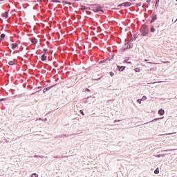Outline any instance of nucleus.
I'll list each match as a JSON object with an SVG mask.
<instances>
[{
  "label": "nucleus",
  "instance_id": "obj_1",
  "mask_svg": "<svg viewBox=\"0 0 177 177\" xmlns=\"http://www.w3.org/2000/svg\"><path fill=\"white\" fill-rule=\"evenodd\" d=\"M142 37H149V26L147 25H142L140 28Z\"/></svg>",
  "mask_w": 177,
  "mask_h": 177
},
{
  "label": "nucleus",
  "instance_id": "obj_2",
  "mask_svg": "<svg viewBox=\"0 0 177 177\" xmlns=\"http://www.w3.org/2000/svg\"><path fill=\"white\" fill-rule=\"evenodd\" d=\"M91 98H92V99H95V96H93V95H90V96H88L87 97H86V98H83V100H82V102H83V103H89V99H91Z\"/></svg>",
  "mask_w": 177,
  "mask_h": 177
},
{
  "label": "nucleus",
  "instance_id": "obj_3",
  "mask_svg": "<svg viewBox=\"0 0 177 177\" xmlns=\"http://www.w3.org/2000/svg\"><path fill=\"white\" fill-rule=\"evenodd\" d=\"M117 68H118V70H119V71L121 72V71H124V70H125V68H127V66L118 65Z\"/></svg>",
  "mask_w": 177,
  "mask_h": 177
},
{
  "label": "nucleus",
  "instance_id": "obj_4",
  "mask_svg": "<svg viewBox=\"0 0 177 177\" xmlns=\"http://www.w3.org/2000/svg\"><path fill=\"white\" fill-rule=\"evenodd\" d=\"M53 86H55V85H53V86H50L47 88H45L44 90H43V93H46V92H48V91H50V89H52V88H53Z\"/></svg>",
  "mask_w": 177,
  "mask_h": 177
},
{
  "label": "nucleus",
  "instance_id": "obj_5",
  "mask_svg": "<svg viewBox=\"0 0 177 177\" xmlns=\"http://www.w3.org/2000/svg\"><path fill=\"white\" fill-rule=\"evenodd\" d=\"M131 3L130 2H124V3L120 4L118 6V7H120V6H131Z\"/></svg>",
  "mask_w": 177,
  "mask_h": 177
},
{
  "label": "nucleus",
  "instance_id": "obj_6",
  "mask_svg": "<svg viewBox=\"0 0 177 177\" xmlns=\"http://www.w3.org/2000/svg\"><path fill=\"white\" fill-rule=\"evenodd\" d=\"M47 59H48V57L46 55V54L41 55V62H46Z\"/></svg>",
  "mask_w": 177,
  "mask_h": 177
},
{
  "label": "nucleus",
  "instance_id": "obj_7",
  "mask_svg": "<svg viewBox=\"0 0 177 177\" xmlns=\"http://www.w3.org/2000/svg\"><path fill=\"white\" fill-rule=\"evenodd\" d=\"M158 114H159V115H164L165 114V111L162 109H160L158 110Z\"/></svg>",
  "mask_w": 177,
  "mask_h": 177
},
{
  "label": "nucleus",
  "instance_id": "obj_8",
  "mask_svg": "<svg viewBox=\"0 0 177 177\" xmlns=\"http://www.w3.org/2000/svg\"><path fill=\"white\" fill-rule=\"evenodd\" d=\"M11 46H12V49L15 50V49H16V48L19 46V44L17 43H12L11 44Z\"/></svg>",
  "mask_w": 177,
  "mask_h": 177
},
{
  "label": "nucleus",
  "instance_id": "obj_9",
  "mask_svg": "<svg viewBox=\"0 0 177 177\" xmlns=\"http://www.w3.org/2000/svg\"><path fill=\"white\" fill-rule=\"evenodd\" d=\"M30 41L32 42V44H38V39L35 37H33Z\"/></svg>",
  "mask_w": 177,
  "mask_h": 177
},
{
  "label": "nucleus",
  "instance_id": "obj_10",
  "mask_svg": "<svg viewBox=\"0 0 177 177\" xmlns=\"http://www.w3.org/2000/svg\"><path fill=\"white\" fill-rule=\"evenodd\" d=\"M127 48L128 49H132V48H133V43H129L127 45Z\"/></svg>",
  "mask_w": 177,
  "mask_h": 177
},
{
  "label": "nucleus",
  "instance_id": "obj_11",
  "mask_svg": "<svg viewBox=\"0 0 177 177\" xmlns=\"http://www.w3.org/2000/svg\"><path fill=\"white\" fill-rule=\"evenodd\" d=\"M5 37H6V35H5V33H2L0 35V41H3L5 39Z\"/></svg>",
  "mask_w": 177,
  "mask_h": 177
},
{
  "label": "nucleus",
  "instance_id": "obj_12",
  "mask_svg": "<svg viewBox=\"0 0 177 177\" xmlns=\"http://www.w3.org/2000/svg\"><path fill=\"white\" fill-rule=\"evenodd\" d=\"M73 135H75V134H68V135L62 134L61 136V138H66V137L68 138V136H73Z\"/></svg>",
  "mask_w": 177,
  "mask_h": 177
},
{
  "label": "nucleus",
  "instance_id": "obj_13",
  "mask_svg": "<svg viewBox=\"0 0 177 177\" xmlns=\"http://www.w3.org/2000/svg\"><path fill=\"white\" fill-rule=\"evenodd\" d=\"M154 174L155 175H158L160 174V169L158 167H157L155 170H154Z\"/></svg>",
  "mask_w": 177,
  "mask_h": 177
},
{
  "label": "nucleus",
  "instance_id": "obj_14",
  "mask_svg": "<svg viewBox=\"0 0 177 177\" xmlns=\"http://www.w3.org/2000/svg\"><path fill=\"white\" fill-rule=\"evenodd\" d=\"M136 38H138V36L136 34H134L133 38L131 39V42H132V41H136Z\"/></svg>",
  "mask_w": 177,
  "mask_h": 177
},
{
  "label": "nucleus",
  "instance_id": "obj_15",
  "mask_svg": "<svg viewBox=\"0 0 177 177\" xmlns=\"http://www.w3.org/2000/svg\"><path fill=\"white\" fill-rule=\"evenodd\" d=\"M150 32H156V28H154V27L153 26H151Z\"/></svg>",
  "mask_w": 177,
  "mask_h": 177
},
{
  "label": "nucleus",
  "instance_id": "obj_16",
  "mask_svg": "<svg viewBox=\"0 0 177 177\" xmlns=\"http://www.w3.org/2000/svg\"><path fill=\"white\" fill-rule=\"evenodd\" d=\"M9 98L6 97V98H1L0 99V103H2V102H6Z\"/></svg>",
  "mask_w": 177,
  "mask_h": 177
},
{
  "label": "nucleus",
  "instance_id": "obj_17",
  "mask_svg": "<svg viewBox=\"0 0 177 177\" xmlns=\"http://www.w3.org/2000/svg\"><path fill=\"white\" fill-rule=\"evenodd\" d=\"M162 118H154L153 120H152L151 121H150L149 122H154V121H158V120H162Z\"/></svg>",
  "mask_w": 177,
  "mask_h": 177
},
{
  "label": "nucleus",
  "instance_id": "obj_18",
  "mask_svg": "<svg viewBox=\"0 0 177 177\" xmlns=\"http://www.w3.org/2000/svg\"><path fill=\"white\" fill-rule=\"evenodd\" d=\"M44 157H45V156H38V155H35L34 156V158H44Z\"/></svg>",
  "mask_w": 177,
  "mask_h": 177
},
{
  "label": "nucleus",
  "instance_id": "obj_19",
  "mask_svg": "<svg viewBox=\"0 0 177 177\" xmlns=\"http://www.w3.org/2000/svg\"><path fill=\"white\" fill-rule=\"evenodd\" d=\"M81 8H82L83 10H88V9H89L88 7H85L84 6H81Z\"/></svg>",
  "mask_w": 177,
  "mask_h": 177
},
{
  "label": "nucleus",
  "instance_id": "obj_20",
  "mask_svg": "<svg viewBox=\"0 0 177 177\" xmlns=\"http://www.w3.org/2000/svg\"><path fill=\"white\" fill-rule=\"evenodd\" d=\"M106 62H107V59H104V60L100 61L98 63L99 64H102V63H106Z\"/></svg>",
  "mask_w": 177,
  "mask_h": 177
},
{
  "label": "nucleus",
  "instance_id": "obj_21",
  "mask_svg": "<svg viewBox=\"0 0 177 177\" xmlns=\"http://www.w3.org/2000/svg\"><path fill=\"white\" fill-rule=\"evenodd\" d=\"M8 65L9 66H15V62H13V61H10V62H8Z\"/></svg>",
  "mask_w": 177,
  "mask_h": 177
},
{
  "label": "nucleus",
  "instance_id": "obj_22",
  "mask_svg": "<svg viewBox=\"0 0 177 177\" xmlns=\"http://www.w3.org/2000/svg\"><path fill=\"white\" fill-rule=\"evenodd\" d=\"M83 92H88V93H91V89L88 88H86L83 90Z\"/></svg>",
  "mask_w": 177,
  "mask_h": 177
},
{
  "label": "nucleus",
  "instance_id": "obj_23",
  "mask_svg": "<svg viewBox=\"0 0 177 177\" xmlns=\"http://www.w3.org/2000/svg\"><path fill=\"white\" fill-rule=\"evenodd\" d=\"M134 71H136V73H140V68H136L134 69Z\"/></svg>",
  "mask_w": 177,
  "mask_h": 177
},
{
  "label": "nucleus",
  "instance_id": "obj_24",
  "mask_svg": "<svg viewBox=\"0 0 177 177\" xmlns=\"http://www.w3.org/2000/svg\"><path fill=\"white\" fill-rule=\"evenodd\" d=\"M157 19V16H154L153 18H152V19H151V23H153V21H154V20H156Z\"/></svg>",
  "mask_w": 177,
  "mask_h": 177
},
{
  "label": "nucleus",
  "instance_id": "obj_25",
  "mask_svg": "<svg viewBox=\"0 0 177 177\" xmlns=\"http://www.w3.org/2000/svg\"><path fill=\"white\" fill-rule=\"evenodd\" d=\"M43 52H44V55H46V53H48V48H44Z\"/></svg>",
  "mask_w": 177,
  "mask_h": 177
},
{
  "label": "nucleus",
  "instance_id": "obj_26",
  "mask_svg": "<svg viewBox=\"0 0 177 177\" xmlns=\"http://www.w3.org/2000/svg\"><path fill=\"white\" fill-rule=\"evenodd\" d=\"M126 50H128V47L123 48L122 52H126Z\"/></svg>",
  "mask_w": 177,
  "mask_h": 177
},
{
  "label": "nucleus",
  "instance_id": "obj_27",
  "mask_svg": "<svg viewBox=\"0 0 177 177\" xmlns=\"http://www.w3.org/2000/svg\"><path fill=\"white\" fill-rule=\"evenodd\" d=\"M32 177H38V174H37V173H33V174H32Z\"/></svg>",
  "mask_w": 177,
  "mask_h": 177
},
{
  "label": "nucleus",
  "instance_id": "obj_28",
  "mask_svg": "<svg viewBox=\"0 0 177 177\" xmlns=\"http://www.w3.org/2000/svg\"><path fill=\"white\" fill-rule=\"evenodd\" d=\"M109 75H111V77H114V72L111 71V72L109 73Z\"/></svg>",
  "mask_w": 177,
  "mask_h": 177
},
{
  "label": "nucleus",
  "instance_id": "obj_29",
  "mask_svg": "<svg viewBox=\"0 0 177 177\" xmlns=\"http://www.w3.org/2000/svg\"><path fill=\"white\" fill-rule=\"evenodd\" d=\"M137 102H138L139 104H142V99H138V100H137Z\"/></svg>",
  "mask_w": 177,
  "mask_h": 177
},
{
  "label": "nucleus",
  "instance_id": "obj_30",
  "mask_svg": "<svg viewBox=\"0 0 177 177\" xmlns=\"http://www.w3.org/2000/svg\"><path fill=\"white\" fill-rule=\"evenodd\" d=\"M142 100H147V97H146L145 95H144L142 98Z\"/></svg>",
  "mask_w": 177,
  "mask_h": 177
},
{
  "label": "nucleus",
  "instance_id": "obj_31",
  "mask_svg": "<svg viewBox=\"0 0 177 177\" xmlns=\"http://www.w3.org/2000/svg\"><path fill=\"white\" fill-rule=\"evenodd\" d=\"M80 114H82V115H85V113H84L83 110H80Z\"/></svg>",
  "mask_w": 177,
  "mask_h": 177
},
{
  "label": "nucleus",
  "instance_id": "obj_32",
  "mask_svg": "<svg viewBox=\"0 0 177 177\" xmlns=\"http://www.w3.org/2000/svg\"><path fill=\"white\" fill-rule=\"evenodd\" d=\"M3 17H8V12H5L3 14Z\"/></svg>",
  "mask_w": 177,
  "mask_h": 177
},
{
  "label": "nucleus",
  "instance_id": "obj_33",
  "mask_svg": "<svg viewBox=\"0 0 177 177\" xmlns=\"http://www.w3.org/2000/svg\"><path fill=\"white\" fill-rule=\"evenodd\" d=\"M41 88H42L41 86H37V87H36V88H35V91H37V89H40V91H41Z\"/></svg>",
  "mask_w": 177,
  "mask_h": 177
},
{
  "label": "nucleus",
  "instance_id": "obj_34",
  "mask_svg": "<svg viewBox=\"0 0 177 177\" xmlns=\"http://www.w3.org/2000/svg\"><path fill=\"white\" fill-rule=\"evenodd\" d=\"M116 122H120V120H115L113 121V124H116Z\"/></svg>",
  "mask_w": 177,
  "mask_h": 177
},
{
  "label": "nucleus",
  "instance_id": "obj_35",
  "mask_svg": "<svg viewBox=\"0 0 177 177\" xmlns=\"http://www.w3.org/2000/svg\"><path fill=\"white\" fill-rule=\"evenodd\" d=\"M128 60H129V57H126L125 59H124V62H128Z\"/></svg>",
  "mask_w": 177,
  "mask_h": 177
},
{
  "label": "nucleus",
  "instance_id": "obj_36",
  "mask_svg": "<svg viewBox=\"0 0 177 177\" xmlns=\"http://www.w3.org/2000/svg\"><path fill=\"white\" fill-rule=\"evenodd\" d=\"M53 2H57L58 3H60V1H59L57 0H53Z\"/></svg>",
  "mask_w": 177,
  "mask_h": 177
},
{
  "label": "nucleus",
  "instance_id": "obj_37",
  "mask_svg": "<svg viewBox=\"0 0 177 177\" xmlns=\"http://www.w3.org/2000/svg\"><path fill=\"white\" fill-rule=\"evenodd\" d=\"M100 80H102V77H99V78L95 79V81H100Z\"/></svg>",
  "mask_w": 177,
  "mask_h": 177
},
{
  "label": "nucleus",
  "instance_id": "obj_38",
  "mask_svg": "<svg viewBox=\"0 0 177 177\" xmlns=\"http://www.w3.org/2000/svg\"><path fill=\"white\" fill-rule=\"evenodd\" d=\"M158 2H160V0H156V6H157V4L158 3Z\"/></svg>",
  "mask_w": 177,
  "mask_h": 177
},
{
  "label": "nucleus",
  "instance_id": "obj_39",
  "mask_svg": "<svg viewBox=\"0 0 177 177\" xmlns=\"http://www.w3.org/2000/svg\"><path fill=\"white\" fill-rule=\"evenodd\" d=\"M6 143H9V139H5Z\"/></svg>",
  "mask_w": 177,
  "mask_h": 177
},
{
  "label": "nucleus",
  "instance_id": "obj_40",
  "mask_svg": "<svg viewBox=\"0 0 177 177\" xmlns=\"http://www.w3.org/2000/svg\"><path fill=\"white\" fill-rule=\"evenodd\" d=\"M54 158H60V156H54Z\"/></svg>",
  "mask_w": 177,
  "mask_h": 177
},
{
  "label": "nucleus",
  "instance_id": "obj_41",
  "mask_svg": "<svg viewBox=\"0 0 177 177\" xmlns=\"http://www.w3.org/2000/svg\"><path fill=\"white\" fill-rule=\"evenodd\" d=\"M127 64H132L131 62H127Z\"/></svg>",
  "mask_w": 177,
  "mask_h": 177
},
{
  "label": "nucleus",
  "instance_id": "obj_42",
  "mask_svg": "<svg viewBox=\"0 0 177 177\" xmlns=\"http://www.w3.org/2000/svg\"><path fill=\"white\" fill-rule=\"evenodd\" d=\"M43 121H48V118H45Z\"/></svg>",
  "mask_w": 177,
  "mask_h": 177
},
{
  "label": "nucleus",
  "instance_id": "obj_43",
  "mask_svg": "<svg viewBox=\"0 0 177 177\" xmlns=\"http://www.w3.org/2000/svg\"><path fill=\"white\" fill-rule=\"evenodd\" d=\"M147 2L149 3V2H151V0H147Z\"/></svg>",
  "mask_w": 177,
  "mask_h": 177
},
{
  "label": "nucleus",
  "instance_id": "obj_44",
  "mask_svg": "<svg viewBox=\"0 0 177 177\" xmlns=\"http://www.w3.org/2000/svg\"><path fill=\"white\" fill-rule=\"evenodd\" d=\"M131 1V2H135V1H136V0H130Z\"/></svg>",
  "mask_w": 177,
  "mask_h": 177
},
{
  "label": "nucleus",
  "instance_id": "obj_45",
  "mask_svg": "<svg viewBox=\"0 0 177 177\" xmlns=\"http://www.w3.org/2000/svg\"><path fill=\"white\" fill-rule=\"evenodd\" d=\"M65 3H68L69 5H71V3H67V2H66Z\"/></svg>",
  "mask_w": 177,
  "mask_h": 177
},
{
  "label": "nucleus",
  "instance_id": "obj_46",
  "mask_svg": "<svg viewBox=\"0 0 177 177\" xmlns=\"http://www.w3.org/2000/svg\"><path fill=\"white\" fill-rule=\"evenodd\" d=\"M41 1H42V0H37V2H41Z\"/></svg>",
  "mask_w": 177,
  "mask_h": 177
},
{
  "label": "nucleus",
  "instance_id": "obj_47",
  "mask_svg": "<svg viewBox=\"0 0 177 177\" xmlns=\"http://www.w3.org/2000/svg\"><path fill=\"white\" fill-rule=\"evenodd\" d=\"M39 91H36V93H38Z\"/></svg>",
  "mask_w": 177,
  "mask_h": 177
},
{
  "label": "nucleus",
  "instance_id": "obj_48",
  "mask_svg": "<svg viewBox=\"0 0 177 177\" xmlns=\"http://www.w3.org/2000/svg\"><path fill=\"white\" fill-rule=\"evenodd\" d=\"M50 68L51 69V68H52V66H50Z\"/></svg>",
  "mask_w": 177,
  "mask_h": 177
},
{
  "label": "nucleus",
  "instance_id": "obj_49",
  "mask_svg": "<svg viewBox=\"0 0 177 177\" xmlns=\"http://www.w3.org/2000/svg\"><path fill=\"white\" fill-rule=\"evenodd\" d=\"M1 1H3V0H0V2H1Z\"/></svg>",
  "mask_w": 177,
  "mask_h": 177
},
{
  "label": "nucleus",
  "instance_id": "obj_50",
  "mask_svg": "<svg viewBox=\"0 0 177 177\" xmlns=\"http://www.w3.org/2000/svg\"><path fill=\"white\" fill-rule=\"evenodd\" d=\"M64 26H66V24H64Z\"/></svg>",
  "mask_w": 177,
  "mask_h": 177
},
{
  "label": "nucleus",
  "instance_id": "obj_51",
  "mask_svg": "<svg viewBox=\"0 0 177 177\" xmlns=\"http://www.w3.org/2000/svg\"><path fill=\"white\" fill-rule=\"evenodd\" d=\"M176 1H177V0H176Z\"/></svg>",
  "mask_w": 177,
  "mask_h": 177
}]
</instances>
